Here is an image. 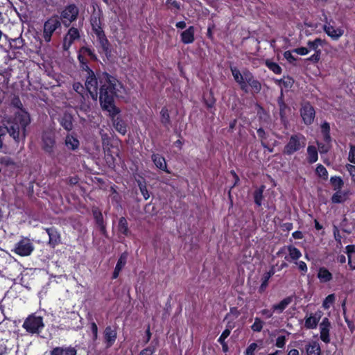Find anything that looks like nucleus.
<instances>
[{"instance_id":"1","label":"nucleus","mask_w":355,"mask_h":355,"mask_svg":"<svg viewBox=\"0 0 355 355\" xmlns=\"http://www.w3.org/2000/svg\"><path fill=\"white\" fill-rule=\"evenodd\" d=\"M81 69L87 72L85 85L92 98L96 101L98 96L100 105L103 111L111 110L116 113L115 98L119 96L118 93L123 88L121 82L106 71L101 72L96 76L90 67Z\"/></svg>"},{"instance_id":"48","label":"nucleus","mask_w":355,"mask_h":355,"mask_svg":"<svg viewBox=\"0 0 355 355\" xmlns=\"http://www.w3.org/2000/svg\"><path fill=\"white\" fill-rule=\"evenodd\" d=\"M165 4L168 10L175 8L176 10H180L181 8V3L176 0H166Z\"/></svg>"},{"instance_id":"9","label":"nucleus","mask_w":355,"mask_h":355,"mask_svg":"<svg viewBox=\"0 0 355 355\" xmlns=\"http://www.w3.org/2000/svg\"><path fill=\"white\" fill-rule=\"evenodd\" d=\"M35 250V245L32 241L28 237H22L17 242L12 252L20 257H28Z\"/></svg>"},{"instance_id":"14","label":"nucleus","mask_w":355,"mask_h":355,"mask_svg":"<svg viewBox=\"0 0 355 355\" xmlns=\"http://www.w3.org/2000/svg\"><path fill=\"white\" fill-rule=\"evenodd\" d=\"M80 37V31L73 26L70 27L64 36L62 41V49L68 51L73 43Z\"/></svg>"},{"instance_id":"37","label":"nucleus","mask_w":355,"mask_h":355,"mask_svg":"<svg viewBox=\"0 0 355 355\" xmlns=\"http://www.w3.org/2000/svg\"><path fill=\"white\" fill-rule=\"evenodd\" d=\"M265 65L275 74H281L282 73V69L279 64L272 61L271 60H266Z\"/></svg>"},{"instance_id":"64","label":"nucleus","mask_w":355,"mask_h":355,"mask_svg":"<svg viewBox=\"0 0 355 355\" xmlns=\"http://www.w3.org/2000/svg\"><path fill=\"white\" fill-rule=\"evenodd\" d=\"M284 57L290 62L293 63L296 61V58L292 55L291 51H286L284 53Z\"/></svg>"},{"instance_id":"4","label":"nucleus","mask_w":355,"mask_h":355,"mask_svg":"<svg viewBox=\"0 0 355 355\" xmlns=\"http://www.w3.org/2000/svg\"><path fill=\"white\" fill-rule=\"evenodd\" d=\"M90 24L92 30L96 35L97 41L100 44L102 51L107 57L111 55V46L109 40H107L105 31L102 27V12H94L90 17Z\"/></svg>"},{"instance_id":"41","label":"nucleus","mask_w":355,"mask_h":355,"mask_svg":"<svg viewBox=\"0 0 355 355\" xmlns=\"http://www.w3.org/2000/svg\"><path fill=\"white\" fill-rule=\"evenodd\" d=\"M9 44L12 49H20L24 44V40L21 37L14 39H9Z\"/></svg>"},{"instance_id":"46","label":"nucleus","mask_w":355,"mask_h":355,"mask_svg":"<svg viewBox=\"0 0 355 355\" xmlns=\"http://www.w3.org/2000/svg\"><path fill=\"white\" fill-rule=\"evenodd\" d=\"M156 344L150 345L146 348L143 349L139 354V355H155L156 352Z\"/></svg>"},{"instance_id":"3","label":"nucleus","mask_w":355,"mask_h":355,"mask_svg":"<svg viewBox=\"0 0 355 355\" xmlns=\"http://www.w3.org/2000/svg\"><path fill=\"white\" fill-rule=\"evenodd\" d=\"M230 71L232 76L236 83L239 85L241 89L245 92H248V87L252 89V92L258 94L261 90V83L256 79L253 73L248 69H243L241 72L236 67H230Z\"/></svg>"},{"instance_id":"47","label":"nucleus","mask_w":355,"mask_h":355,"mask_svg":"<svg viewBox=\"0 0 355 355\" xmlns=\"http://www.w3.org/2000/svg\"><path fill=\"white\" fill-rule=\"evenodd\" d=\"M257 133L258 135L259 138L261 140V144L263 148L267 147V144L265 140L267 139V134L262 128H259L257 130Z\"/></svg>"},{"instance_id":"34","label":"nucleus","mask_w":355,"mask_h":355,"mask_svg":"<svg viewBox=\"0 0 355 355\" xmlns=\"http://www.w3.org/2000/svg\"><path fill=\"white\" fill-rule=\"evenodd\" d=\"M160 121L166 128H169L171 121L168 110L166 106H164L160 111Z\"/></svg>"},{"instance_id":"32","label":"nucleus","mask_w":355,"mask_h":355,"mask_svg":"<svg viewBox=\"0 0 355 355\" xmlns=\"http://www.w3.org/2000/svg\"><path fill=\"white\" fill-rule=\"evenodd\" d=\"M307 355H321V348L317 341H312L305 346Z\"/></svg>"},{"instance_id":"29","label":"nucleus","mask_w":355,"mask_h":355,"mask_svg":"<svg viewBox=\"0 0 355 355\" xmlns=\"http://www.w3.org/2000/svg\"><path fill=\"white\" fill-rule=\"evenodd\" d=\"M288 256L284 257L288 261H297L302 257L300 250L293 245H288Z\"/></svg>"},{"instance_id":"52","label":"nucleus","mask_w":355,"mask_h":355,"mask_svg":"<svg viewBox=\"0 0 355 355\" xmlns=\"http://www.w3.org/2000/svg\"><path fill=\"white\" fill-rule=\"evenodd\" d=\"M203 102L208 109L214 107L216 103V99L214 98L213 93L211 92H210V96L209 97V98H204Z\"/></svg>"},{"instance_id":"17","label":"nucleus","mask_w":355,"mask_h":355,"mask_svg":"<svg viewBox=\"0 0 355 355\" xmlns=\"http://www.w3.org/2000/svg\"><path fill=\"white\" fill-rule=\"evenodd\" d=\"M331 322L327 318H324L320 324V339L324 343H330L329 330Z\"/></svg>"},{"instance_id":"51","label":"nucleus","mask_w":355,"mask_h":355,"mask_svg":"<svg viewBox=\"0 0 355 355\" xmlns=\"http://www.w3.org/2000/svg\"><path fill=\"white\" fill-rule=\"evenodd\" d=\"M93 216L97 225L104 224L103 216L101 211L98 210H93Z\"/></svg>"},{"instance_id":"10","label":"nucleus","mask_w":355,"mask_h":355,"mask_svg":"<svg viewBox=\"0 0 355 355\" xmlns=\"http://www.w3.org/2000/svg\"><path fill=\"white\" fill-rule=\"evenodd\" d=\"M62 24L58 15L51 16L44 22L42 36L46 42H51L53 33L61 28Z\"/></svg>"},{"instance_id":"44","label":"nucleus","mask_w":355,"mask_h":355,"mask_svg":"<svg viewBox=\"0 0 355 355\" xmlns=\"http://www.w3.org/2000/svg\"><path fill=\"white\" fill-rule=\"evenodd\" d=\"M315 173L318 177L322 178L324 180H327L328 179V171L326 168L321 164H318L317 165L315 169Z\"/></svg>"},{"instance_id":"5","label":"nucleus","mask_w":355,"mask_h":355,"mask_svg":"<svg viewBox=\"0 0 355 355\" xmlns=\"http://www.w3.org/2000/svg\"><path fill=\"white\" fill-rule=\"evenodd\" d=\"M306 144V137L302 133L293 134L288 137L287 143L284 145L282 153L284 155L291 156L303 150Z\"/></svg>"},{"instance_id":"13","label":"nucleus","mask_w":355,"mask_h":355,"mask_svg":"<svg viewBox=\"0 0 355 355\" xmlns=\"http://www.w3.org/2000/svg\"><path fill=\"white\" fill-rule=\"evenodd\" d=\"M300 112L305 125H309L313 123L315 116V111L313 106L309 102L304 103Z\"/></svg>"},{"instance_id":"20","label":"nucleus","mask_w":355,"mask_h":355,"mask_svg":"<svg viewBox=\"0 0 355 355\" xmlns=\"http://www.w3.org/2000/svg\"><path fill=\"white\" fill-rule=\"evenodd\" d=\"M180 40L184 44L193 43L195 40V27L190 26L182 31L180 34Z\"/></svg>"},{"instance_id":"63","label":"nucleus","mask_w":355,"mask_h":355,"mask_svg":"<svg viewBox=\"0 0 355 355\" xmlns=\"http://www.w3.org/2000/svg\"><path fill=\"white\" fill-rule=\"evenodd\" d=\"M275 311H273V310L271 309L270 310V309H262L261 311H260V313L263 315V316H265L266 318L268 319V318H272V315H273V313Z\"/></svg>"},{"instance_id":"43","label":"nucleus","mask_w":355,"mask_h":355,"mask_svg":"<svg viewBox=\"0 0 355 355\" xmlns=\"http://www.w3.org/2000/svg\"><path fill=\"white\" fill-rule=\"evenodd\" d=\"M128 257V253L127 251H125L123 253H121L116 262L115 268L122 270V269L125 267V266L127 263Z\"/></svg>"},{"instance_id":"39","label":"nucleus","mask_w":355,"mask_h":355,"mask_svg":"<svg viewBox=\"0 0 355 355\" xmlns=\"http://www.w3.org/2000/svg\"><path fill=\"white\" fill-rule=\"evenodd\" d=\"M136 181L144 198L148 200L150 198V194L146 187L145 179L141 178V180H136Z\"/></svg>"},{"instance_id":"11","label":"nucleus","mask_w":355,"mask_h":355,"mask_svg":"<svg viewBox=\"0 0 355 355\" xmlns=\"http://www.w3.org/2000/svg\"><path fill=\"white\" fill-rule=\"evenodd\" d=\"M86 56L89 57L92 61L96 62L98 60L97 55H96L94 49L86 46H81L78 52V60L80 63V68L89 67V62L86 58Z\"/></svg>"},{"instance_id":"31","label":"nucleus","mask_w":355,"mask_h":355,"mask_svg":"<svg viewBox=\"0 0 355 355\" xmlns=\"http://www.w3.org/2000/svg\"><path fill=\"white\" fill-rule=\"evenodd\" d=\"M60 123L64 130L67 131L71 130L73 127L72 115L64 113L60 121Z\"/></svg>"},{"instance_id":"58","label":"nucleus","mask_w":355,"mask_h":355,"mask_svg":"<svg viewBox=\"0 0 355 355\" xmlns=\"http://www.w3.org/2000/svg\"><path fill=\"white\" fill-rule=\"evenodd\" d=\"M309 51L310 50L308 48L304 46L298 47L293 50V52L300 55H307L309 53Z\"/></svg>"},{"instance_id":"27","label":"nucleus","mask_w":355,"mask_h":355,"mask_svg":"<svg viewBox=\"0 0 355 355\" xmlns=\"http://www.w3.org/2000/svg\"><path fill=\"white\" fill-rule=\"evenodd\" d=\"M317 277L320 280V283H327L332 280L333 275L331 272L325 267H320L318 273Z\"/></svg>"},{"instance_id":"16","label":"nucleus","mask_w":355,"mask_h":355,"mask_svg":"<svg viewBox=\"0 0 355 355\" xmlns=\"http://www.w3.org/2000/svg\"><path fill=\"white\" fill-rule=\"evenodd\" d=\"M45 231L49 235V238L48 243L51 248H54L61 243L60 234L58 231L57 228L52 226L45 228Z\"/></svg>"},{"instance_id":"50","label":"nucleus","mask_w":355,"mask_h":355,"mask_svg":"<svg viewBox=\"0 0 355 355\" xmlns=\"http://www.w3.org/2000/svg\"><path fill=\"white\" fill-rule=\"evenodd\" d=\"M294 84V79L289 76H284L282 78V86L286 89H291Z\"/></svg>"},{"instance_id":"40","label":"nucleus","mask_w":355,"mask_h":355,"mask_svg":"<svg viewBox=\"0 0 355 355\" xmlns=\"http://www.w3.org/2000/svg\"><path fill=\"white\" fill-rule=\"evenodd\" d=\"M325 44L326 41L324 40H322L320 37L315 38L313 41L309 40L307 42V46L309 47V49L313 51L318 49L320 46H322Z\"/></svg>"},{"instance_id":"36","label":"nucleus","mask_w":355,"mask_h":355,"mask_svg":"<svg viewBox=\"0 0 355 355\" xmlns=\"http://www.w3.org/2000/svg\"><path fill=\"white\" fill-rule=\"evenodd\" d=\"M307 161L309 164H313L318 161V153L314 146H309L307 148Z\"/></svg>"},{"instance_id":"60","label":"nucleus","mask_w":355,"mask_h":355,"mask_svg":"<svg viewBox=\"0 0 355 355\" xmlns=\"http://www.w3.org/2000/svg\"><path fill=\"white\" fill-rule=\"evenodd\" d=\"M334 239H335L336 241L337 242L338 245H341L342 236H341V235L339 232V230L336 226H334Z\"/></svg>"},{"instance_id":"24","label":"nucleus","mask_w":355,"mask_h":355,"mask_svg":"<svg viewBox=\"0 0 355 355\" xmlns=\"http://www.w3.org/2000/svg\"><path fill=\"white\" fill-rule=\"evenodd\" d=\"M265 189L266 186L261 184L259 187H257L252 192L254 202L257 207H261L263 204V200L264 198L263 192Z\"/></svg>"},{"instance_id":"49","label":"nucleus","mask_w":355,"mask_h":355,"mask_svg":"<svg viewBox=\"0 0 355 355\" xmlns=\"http://www.w3.org/2000/svg\"><path fill=\"white\" fill-rule=\"evenodd\" d=\"M73 89L83 98H84V94L86 92L87 89L85 85L83 86L80 83L77 82L73 84Z\"/></svg>"},{"instance_id":"12","label":"nucleus","mask_w":355,"mask_h":355,"mask_svg":"<svg viewBox=\"0 0 355 355\" xmlns=\"http://www.w3.org/2000/svg\"><path fill=\"white\" fill-rule=\"evenodd\" d=\"M115 108L117 112H113L112 111H107L109 116H110L114 128L122 135H125L127 133L128 125L124 120L121 117L116 116L121 112L120 109L115 105Z\"/></svg>"},{"instance_id":"18","label":"nucleus","mask_w":355,"mask_h":355,"mask_svg":"<svg viewBox=\"0 0 355 355\" xmlns=\"http://www.w3.org/2000/svg\"><path fill=\"white\" fill-rule=\"evenodd\" d=\"M323 30L324 33L333 40H338L344 34L343 28H335L330 24H324L323 26Z\"/></svg>"},{"instance_id":"30","label":"nucleus","mask_w":355,"mask_h":355,"mask_svg":"<svg viewBox=\"0 0 355 355\" xmlns=\"http://www.w3.org/2000/svg\"><path fill=\"white\" fill-rule=\"evenodd\" d=\"M277 104L279 109V116L282 120L286 118V110H289V107L284 101V95L283 89H281L280 96L277 98Z\"/></svg>"},{"instance_id":"21","label":"nucleus","mask_w":355,"mask_h":355,"mask_svg":"<svg viewBox=\"0 0 355 355\" xmlns=\"http://www.w3.org/2000/svg\"><path fill=\"white\" fill-rule=\"evenodd\" d=\"M64 145L68 150L75 151L79 148L80 141L74 134H67L64 138Z\"/></svg>"},{"instance_id":"33","label":"nucleus","mask_w":355,"mask_h":355,"mask_svg":"<svg viewBox=\"0 0 355 355\" xmlns=\"http://www.w3.org/2000/svg\"><path fill=\"white\" fill-rule=\"evenodd\" d=\"M320 129H321V134L323 137L324 141L327 144H329L331 141L329 123L327 121L323 122L321 124Z\"/></svg>"},{"instance_id":"23","label":"nucleus","mask_w":355,"mask_h":355,"mask_svg":"<svg viewBox=\"0 0 355 355\" xmlns=\"http://www.w3.org/2000/svg\"><path fill=\"white\" fill-rule=\"evenodd\" d=\"M50 355H77V350L73 347H55L50 351Z\"/></svg>"},{"instance_id":"45","label":"nucleus","mask_w":355,"mask_h":355,"mask_svg":"<svg viewBox=\"0 0 355 355\" xmlns=\"http://www.w3.org/2000/svg\"><path fill=\"white\" fill-rule=\"evenodd\" d=\"M263 324L264 322L261 318L256 317L254 323L251 325V329L254 332H260L263 329Z\"/></svg>"},{"instance_id":"26","label":"nucleus","mask_w":355,"mask_h":355,"mask_svg":"<svg viewBox=\"0 0 355 355\" xmlns=\"http://www.w3.org/2000/svg\"><path fill=\"white\" fill-rule=\"evenodd\" d=\"M321 315L319 314L317 315L311 314L309 317H305L304 318V327L307 329H315L318 324V322L320 320Z\"/></svg>"},{"instance_id":"54","label":"nucleus","mask_w":355,"mask_h":355,"mask_svg":"<svg viewBox=\"0 0 355 355\" xmlns=\"http://www.w3.org/2000/svg\"><path fill=\"white\" fill-rule=\"evenodd\" d=\"M286 336H279L275 341V346L278 348H284L286 345Z\"/></svg>"},{"instance_id":"2","label":"nucleus","mask_w":355,"mask_h":355,"mask_svg":"<svg viewBox=\"0 0 355 355\" xmlns=\"http://www.w3.org/2000/svg\"><path fill=\"white\" fill-rule=\"evenodd\" d=\"M31 123V117L27 112L23 111L15 114L13 119L8 123L6 128L10 136L18 145L21 142V148L24 147L26 137V127Z\"/></svg>"},{"instance_id":"42","label":"nucleus","mask_w":355,"mask_h":355,"mask_svg":"<svg viewBox=\"0 0 355 355\" xmlns=\"http://www.w3.org/2000/svg\"><path fill=\"white\" fill-rule=\"evenodd\" d=\"M345 253L348 257V264L352 270H355V264H352V254L355 253V245H348L345 247Z\"/></svg>"},{"instance_id":"15","label":"nucleus","mask_w":355,"mask_h":355,"mask_svg":"<svg viewBox=\"0 0 355 355\" xmlns=\"http://www.w3.org/2000/svg\"><path fill=\"white\" fill-rule=\"evenodd\" d=\"M117 338V327L107 326L103 331V342L107 349L113 346Z\"/></svg>"},{"instance_id":"6","label":"nucleus","mask_w":355,"mask_h":355,"mask_svg":"<svg viewBox=\"0 0 355 355\" xmlns=\"http://www.w3.org/2000/svg\"><path fill=\"white\" fill-rule=\"evenodd\" d=\"M40 146L42 150L50 157L55 155L57 146L56 136L51 130H44L40 135Z\"/></svg>"},{"instance_id":"55","label":"nucleus","mask_w":355,"mask_h":355,"mask_svg":"<svg viewBox=\"0 0 355 355\" xmlns=\"http://www.w3.org/2000/svg\"><path fill=\"white\" fill-rule=\"evenodd\" d=\"M335 301V295L334 294H330L329 295H327L324 302H323V307L325 308V309H328L329 308V304H332Z\"/></svg>"},{"instance_id":"56","label":"nucleus","mask_w":355,"mask_h":355,"mask_svg":"<svg viewBox=\"0 0 355 355\" xmlns=\"http://www.w3.org/2000/svg\"><path fill=\"white\" fill-rule=\"evenodd\" d=\"M345 168L349 173V175L352 177V180L355 184V165H352L351 164H347L345 165Z\"/></svg>"},{"instance_id":"57","label":"nucleus","mask_w":355,"mask_h":355,"mask_svg":"<svg viewBox=\"0 0 355 355\" xmlns=\"http://www.w3.org/2000/svg\"><path fill=\"white\" fill-rule=\"evenodd\" d=\"M348 160L349 162L355 164V145H350Z\"/></svg>"},{"instance_id":"53","label":"nucleus","mask_w":355,"mask_h":355,"mask_svg":"<svg viewBox=\"0 0 355 355\" xmlns=\"http://www.w3.org/2000/svg\"><path fill=\"white\" fill-rule=\"evenodd\" d=\"M295 263L297 266L298 269L301 272L302 275H304L308 271V267L306 263L303 261H295Z\"/></svg>"},{"instance_id":"62","label":"nucleus","mask_w":355,"mask_h":355,"mask_svg":"<svg viewBox=\"0 0 355 355\" xmlns=\"http://www.w3.org/2000/svg\"><path fill=\"white\" fill-rule=\"evenodd\" d=\"M230 314H232L233 315L235 318H237L241 314V312L238 309L237 307L236 306H234V307H230V313H227L226 315H225V319H227L229 316Z\"/></svg>"},{"instance_id":"22","label":"nucleus","mask_w":355,"mask_h":355,"mask_svg":"<svg viewBox=\"0 0 355 355\" xmlns=\"http://www.w3.org/2000/svg\"><path fill=\"white\" fill-rule=\"evenodd\" d=\"M275 266H272L270 270L263 275V277L261 278V284L258 290V292L260 294H262L263 293L265 292L266 289L268 286V282L270 279L275 275Z\"/></svg>"},{"instance_id":"25","label":"nucleus","mask_w":355,"mask_h":355,"mask_svg":"<svg viewBox=\"0 0 355 355\" xmlns=\"http://www.w3.org/2000/svg\"><path fill=\"white\" fill-rule=\"evenodd\" d=\"M293 296H288L280 301L278 304H273L272 309L273 311H276L278 313H282L287 306L293 302Z\"/></svg>"},{"instance_id":"7","label":"nucleus","mask_w":355,"mask_h":355,"mask_svg":"<svg viewBox=\"0 0 355 355\" xmlns=\"http://www.w3.org/2000/svg\"><path fill=\"white\" fill-rule=\"evenodd\" d=\"M79 12V8L75 3H69L61 9L59 19L64 27L69 28L78 19Z\"/></svg>"},{"instance_id":"38","label":"nucleus","mask_w":355,"mask_h":355,"mask_svg":"<svg viewBox=\"0 0 355 355\" xmlns=\"http://www.w3.org/2000/svg\"><path fill=\"white\" fill-rule=\"evenodd\" d=\"M330 183L335 190H341L344 186V181L340 176H331L330 178Z\"/></svg>"},{"instance_id":"35","label":"nucleus","mask_w":355,"mask_h":355,"mask_svg":"<svg viewBox=\"0 0 355 355\" xmlns=\"http://www.w3.org/2000/svg\"><path fill=\"white\" fill-rule=\"evenodd\" d=\"M336 192L332 195L331 200L332 203L339 204L344 202L346 199L347 193L341 190H335Z\"/></svg>"},{"instance_id":"19","label":"nucleus","mask_w":355,"mask_h":355,"mask_svg":"<svg viewBox=\"0 0 355 355\" xmlns=\"http://www.w3.org/2000/svg\"><path fill=\"white\" fill-rule=\"evenodd\" d=\"M151 159L157 168L166 172V173H171V171L167 168L166 159L162 155L153 153L151 155Z\"/></svg>"},{"instance_id":"28","label":"nucleus","mask_w":355,"mask_h":355,"mask_svg":"<svg viewBox=\"0 0 355 355\" xmlns=\"http://www.w3.org/2000/svg\"><path fill=\"white\" fill-rule=\"evenodd\" d=\"M117 230L119 234L123 235V236H129L131 234V232L128 227V223L127 219L121 216L118 223Z\"/></svg>"},{"instance_id":"8","label":"nucleus","mask_w":355,"mask_h":355,"mask_svg":"<svg viewBox=\"0 0 355 355\" xmlns=\"http://www.w3.org/2000/svg\"><path fill=\"white\" fill-rule=\"evenodd\" d=\"M22 327L30 334H40L44 328L43 317L30 314L24 321Z\"/></svg>"},{"instance_id":"61","label":"nucleus","mask_w":355,"mask_h":355,"mask_svg":"<svg viewBox=\"0 0 355 355\" xmlns=\"http://www.w3.org/2000/svg\"><path fill=\"white\" fill-rule=\"evenodd\" d=\"M230 335L229 329H225L218 339L219 343H225V339Z\"/></svg>"},{"instance_id":"59","label":"nucleus","mask_w":355,"mask_h":355,"mask_svg":"<svg viewBox=\"0 0 355 355\" xmlns=\"http://www.w3.org/2000/svg\"><path fill=\"white\" fill-rule=\"evenodd\" d=\"M90 329L92 333L93 339L96 340L98 338V327L95 322H92L90 324Z\"/></svg>"}]
</instances>
